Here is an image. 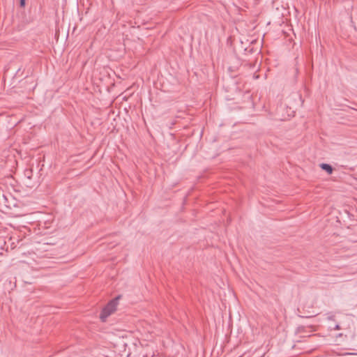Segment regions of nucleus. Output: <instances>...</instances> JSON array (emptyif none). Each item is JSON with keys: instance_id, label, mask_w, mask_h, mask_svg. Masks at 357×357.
<instances>
[{"instance_id": "nucleus-1", "label": "nucleus", "mask_w": 357, "mask_h": 357, "mask_svg": "<svg viewBox=\"0 0 357 357\" xmlns=\"http://www.w3.org/2000/svg\"><path fill=\"white\" fill-rule=\"evenodd\" d=\"M117 299L118 298L112 299L102 308L100 314V319L102 321L105 322L107 318L116 310L118 305Z\"/></svg>"}, {"instance_id": "nucleus-2", "label": "nucleus", "mask_w": 357, "mask_h": 357, "mask_svg": "<svg viewBox=\"0 0 357 357\" xmlns=\"http://www.w3.org/2000/svg\"><path fill=\"white\" fill-rule=\"evenodd\" d=\"M320 167L326 171L328 174H331L333 173V167L327 163H321L320 165Z\"/></svg>"}, {"instance_id": "nucleus-3", "label": "nucleus", "mask_w": 357, "mask_h": 357, "mask_svg": "<svg viewBox=\"0 0 357 357\" xmlns=\"http://www.w3.org/2000/svg\"><path fill=\"white\" fill-rule=\"evenodd\" d=\"M25 175L27 176L28 178L31 179L32 176V172L30 170H26L25 172Z\"/></svg>"}, {"instance_id": "nucleus-4", "label": "nucleus", "mask_w": 357, "mask_h": 357, "mask_svg": "<svg viewBox=\"0 0 357 357\" xmlns=\"http://www.w3.org/2000/svg\"><path fill=\"white\" fill-rule=\"evenodd\" d=\"M26 5V0H20V6L24 8Z\"/></svg>"}, {"instance_id": "nucleus-5", "label": "nucleus", "mask_w": 357, "mask_h": 357, "mask_svg": "<svg viewBox=\"0 0 357 357\" xmlns=\"http://www.w3.org/2000/svg\"><path fill=\"white\" fill-rule=\"evenodd\" d=\"M328 320L333 321V320L335 319V316H334V315L328 316Z\"/></svg>"}, {"instance_id": "nucleus-6", "label": "nucleus", "mask_w": 357, "mask_h": 357, "mask_svg": "<svg viewBox=\"0 0 357 357\" xmlns=\"http://www.w3.org/2000/svg\"><path fill=\"white\" fill-rule=\"evenodd\" d=\"M334 330L338 331L340 330V326L339 324H336L334 327Z\"/></svg>"}]
</instances>
